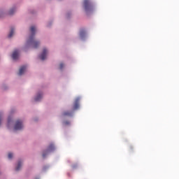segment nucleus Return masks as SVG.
Listing matches in <instances>:
<instances>
[{
    "label": "nucleus",
    "mask_w": 179,
    "mask_h": 179,
    "mask_svg": "<svg viewBox=\"0 0 179 179\" xmlns=\"http://www.w3.org/2000/svg\"><path fill=\"white\" fill-rule=\"evenodd\" d=\"M31 35L27 41V45H31L32 48H38L40 45V42L34 39V35L36 34V27L32 26L30 28Z\"/></svg>",
    "instance_id": "obj_1"
},
{
    "label": "nucleus",
    "mask_w": 179,
    "mask_h": 179,
    "mask_svg": "<svg viewBox=\"0 0 179 179\" xmlns=\"http://www.w3.org/2000/svg\"><path fill=\"white\" fill-rule=\"evenodd\" d=\"M55 144H53V143H51L48 145V148H47V151H46V152H43V158L46 157L47 155H48V153H50V152H53V151L55 150Z\"/></svg>",
    "instance_id": "obj_2"
},
{
    "label": "nucleus",
    "mask_w": 179,
    "mask_h": 179,
    "mask_svg": "<svg viewBox=\"0 0 179 179\" xmlns=\"http://www.w3.org/2000/svg\"><path fill=\"white\" fill-rule=\"evenodd\" d=\"M84 8L85 11H90V10H93V6L90 3V0H84Z\"/></svg>",
    "instance_id": "obj_3"
},
{
    "label": "nucleus",
    "mask_w": 179,
    "mask_h": 179,
    "mask_svg": "<svg viewBox=\"0 0 179 179\" xmlns=\"http://www.w3.org/2000/svg\"><path fill=\"white\" fill-rule=\"evenodd\" d=\"M23 128V122L22 120H18L15 122V124L14 126L15 131H20V129H22Z\"/></svg>",
    "instance_id": "obj_4"
},
{
    "label": "nucleus",
    "mask_w": 179,
    "mask_h": 179,
    "mask_svg": "<svg viewBox=\"0 0 179 179\" xmlns=\"http://www.w3.org/2000/svg\"><path fill=\"white\" fill-rule=\"evenodd\" d=\"M19 54H20L19 50H14L12 55V58L13 59V60H17V59H18Z\"/></svg>",
    "instance_id": "obj_5"
},
{
    "label": "nucleus",
    "mask_w": 179,
    "mask_h": 179,
    "mask_svg": "<svg viewBox=\"0 0 179 179\" xmlns=\"http://www.w3.org/2000/svg\"><path fill=\"white\" fill-rule=\"evenodd\" d=\"M47 53H48L47 49H43L40 56V58L41 59V60H45V59H46Z\"/></svg>",
    "instance_id": "obj_6"
},
{
    "label": "nucleus",
    "mask_w": 179,
    "mask_h": 179,
    "mask_svg": "<svg viewBox=\"0 0 179 179\" xmlns=\"http://www.w3.org/2000/svg\"><path fill=\"white\" fill-rule=\"evenodd\" d=\"M27 69V66H22L19 70V76H22L24 73V71H26Z\"/></svg>",
    "instance_id": "obj_7"
},
{
    "label": "nucleus",
    "mask_w": 179,
    "mask_h": 179,
    "mask_svg": "<svg viewBox=\"0 0 179 179\" xmlns=\"http://www.w3.org/2000/svg\"><path fill=\"white\" fill-rule=\"evenodd\" d=\"M79 106H80L79 98H77V99H76V101H74V105L73 106V110H75L76 109H78Z\"/></svg>",
    "instance_id": "obj_8"
},
{
    "label": "nucleus",
    "mask_w": 179,
    "mask_h": 179,
    "mask_svg": "<svg viewBox=\"0 0 179 179\" xmlns=\"http://www.w3.org/2000/svg\"><path fill=\"white\" fill-rule=\"evenodd\" d=\"M73 113V111L65 110L64 112H63L62 115L63 116H72Z\"/></svg>",
    "instance_id": "obj_9"
},
{
    "label": "nucleus",
    "mask_w": 179,
    "mask_h": 179,
    "mask_svg": "<svg viewBox=\"0 0 179 179\" xmlns=\"http://www.w3.org/2000/svg\"><path fill=\"white\" fill-rule=\"evenodd\" d=\"M14 32H15L14 28H11L10 31V33L8 34V38H12V36L14 34Z\"/></svg>",
    "instance_id": "obj_10"
},
{
    "label": "nucleus",
    "mask_w": 179,
    "mask_h": 179,
    "mask_svg": "<svg viewBox=\"0 0 179 179\" xmlns=\"http://www.w3.org/2000/svg\"><path fill=\"white\" fill-rule=\"evenodd\" d=\"M42 97H43L42 94H38L35 97V101H40V99H41Z\"/></svg>",
    "instance_id": "obj_11"
},
{
    "label": "nucleus",
    "mask_w": 179,
    "mask_h": 179,
    "mask_svg": "<svg viewBox=\"0 0 179 179\" xmlns=\"http://www.w3.org/2000/svg\"><path fill=\"white\" fill-rule=\"evenodd\" d=\"M22 167V162H18V164L15 169L16 171H19Z\"/></svg>",
    "instance_id": "obj_12"
},
{
    "label": "nucleus",
    "mask_w": 179,
    "mask_h": 179,
    "mask_svg": "<svg viewBox=\"0 0 179 179\" xmlns=\"http://www.w3.org/2000/svg\"><path fill=\"white\" fill-rule=\"evenodd\" d=\"M85 34H86V32H85V29H81V30L80 31V36L81 37L85 36Z\"/></svg>",
    "instance_id": "obj_13"
},
{
    "label": "nucleus",
    "mask_w": 179,
    "mask_h": 179,
    "mask_svg": "<svg viewBox=\"0 0 179 179\" xmlns=\"http://www.w3.org/2000/svg\"><path fill=\"white\" fill-rule=\"evenodd\" d=\"M15 11V10L14 8H12L11 10H10V11H9L8 13H9L10 15H12L13 14H14Z\"/></svg>",
    "instance_id": "obj_14"
},
{
    "label": "nucleus",
    "mask_w": 179,
    "mask_h": 179,
    "mask_svg": "<svg viewBox=\"0 0 179 179\" xmlns=\"http://www.w3.org/2000/svg\"><path fill=\"white\" fill-rule=\"evenodd\" d=\"M8 159H13V153H8Z\"/></svg>",
    "instance_id": "obj_15"
},
{
    "label": "nucleus",
    "mask_w": 179,
    "mask_h": 179,
    "mask_svg": "<svg viewBox=\"0 0 179 179\" xmlns=\"http://www.w3.org/2000/svg\"><path fill=\"white\" fill-rule=\"evenodd\" d=\"M63 67H64V63H60V64H59V69H62Z\"/></svg>",
    "instance_id": "obj_16"
},
{
    "label": "nucleus",
    "mask_w": 179,
    "mask_h": 179,
    "mask_svg": "<svg viewBox=\"0 0 179 179\" xmlns=\"http://www.w3.org/2000/svg\"><path fill=\"white\" fill-rule=\"evenodd\" d=\"M10 122H11V120H10V117H8V126H9Z\"/></svg>",
    "instance_id": "obj_17"
},
{
    "label": "nucleus",
    "mask_w": 179,
    "mask_h": 179,
    "mask_svg": "<svg viewBox=\"0 0 179 179\" xmlns=\"http://www.w3.org/2000/svg\"><path fill=\"white\" fill-rule=\"evenodd\" d=\"M1 116H2V113H0V125L1 124V120H2Z\"/></svg>",
    "instance_id": "obj_18"
},
{
    "label": "nucleus",
    "mask_w": 179,
    "mask_h": 179,
    "mask_svg": "<svg viewBox=\"0 0 179 179\" xmlns=\"http://www.w3.org/2000/svg\"><path fill=\"white\" fill-rule=\"evenodd\" d=\"M64 123H65L66 124H69V122L66 121V122H64Z\"/></svg>",
    "instance_id": "obj_19"
},
{
    "label": "nucleus",
    "mask_w": 179,
    "mask_h": 179,
    "mask_svg": "<svg viewBox=\"0 0 179 179\" xmlns=\"http://www.w3.org/2000/svg\"><path fill=\"white\" fill-rule=\"evenodd\" d=\"M37 179H38V178H37Z\"/></svg>",
    "instance_id": "obj_20"
}]
</instances>
